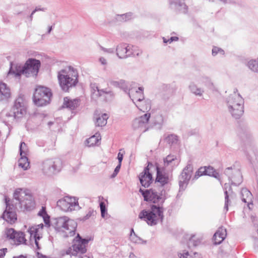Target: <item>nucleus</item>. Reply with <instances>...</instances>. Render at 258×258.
<instances>
[{"instance_id": "nucleus-1", "label": "nucleus", "mask_w": 258, "mask_h": 258, "mask_svg": "<svg viewBox=\"0 0 258 258\" xmlns=\"http://www.w3.org/2000/svg\"><path fill=\"white\" fill-rule=\"evenodd\" d=\"M139 192L146 202H151L153 204L150 205V209H144L139 214L138 218L142 221H145L151 226L157 225L159 222L162 223L164 219V208L163 204L166 199V196L163 197L164 189H162L159 195L153 188L139 189Z\"/></svg>"}, {"instance_id": "nucleus-2", "label": "nucleus", "mask_w": 258, "mask_h": 258, "mask_svg": "<svg viewBox=\"0 0 258 258\" xmlns=\"http://www.w3.org/2000/svg\"><path fill=\"white\" fill-rule=\"evenodd\" d=\"M57 78L61 90L66 92L75 87L79 82L78 72L72 66L61 70L58 72Z\"/></svg>"}, {"instance_id": "nucleus-3", "label": "nucleus", "mask_w": 258, "mask_h": 258, "mask_svg": "<svg viewBox=\"0 0 258 258\" xmlns=\"http://www.w3.org/2000/svg\"><path fill=\"white\" fill-rule=\"evenodd\" d=\"M54 227L57 232H61L64 238L73 236L76 232L77 223L68 217L62 216L55 219Z\"/></svg>"}, {"instance_id": "nucleus-4", "label": "nucleus", "mask_w": 258, "mask_h": 258, "mask_svg": "<svg viewBox=\"0 0 258 258\" xmlns=\"http://www.w3.org/2000/svg\"><path fill=\"white\" fill-rule=\"evenodd\" d=\"M91 238H83L79 233L72 240V245L67 249L60 251L61 256L70 255L71 257L77 256L79 254H85L87 252V245Z\"/></svg>"}, {"instance_id": "nucleus-5", "label": "nucleus", "mask_w": 258, "mask_h": 258, "mask_svg": "<svg viewBox=\"0 0 258 258\" xmlns=\"http://www.w3.org/2000/svg\"><path fill=\"white\" fill-rule=\"evenodd\" d=\"M228 110L232 116L239 119L244 113V100L240 94L230 95L226 99Z\"/></svg>"}, {"instance_id": "nucleus-6", "label": "nucleus", "mask_w": 258, "mask_h": 258, "mask_svg": "<svg viewBox=\"0 0 258 258\" xmlns=\"http://www.w3.org/2000/svg\"><path fill=\"white\" fill-rule=\"evenodd\" d=\"M14 198L19 201V208L21 211H31L35 207L34 199L31 194L22 188L16 189L13 194Z\"/></svg>"}, {"instance_id": "nucleus-7", "label": "nucleus", "mask_w": 258, "mask_h": 258, "mask_svg": "<svg viewBox=\"0 0 258 258\" xmlns=\"http://www.w3.org/2000/svg\"><path fill=\"white\" fill-rule=\"evenodd\" d=\"M63 167V161L59 158L45 159L41 164L42 173L44 175L50 177L59 173Z\"/></svg>"}, {"instance_id": "nucleus-8", "label": "nucleus", "mask_w": 258, "mask_h": 258, "mask_svg": "<svg viewBox=\"0 0 258 258\" xmlns=\"http://www.w3.org/2000/svg\"><path fill=\"white\" fill-rule=\"evenodd\" d=\"M52 93L50 88L38 86L35 89L33 95V101L38 107H42L49 104L51 102Z\"/></svg>"}, {"instance_id": "nucleus-9", "label": "nucleus", "mask_w": 258, "mask_h": 258, "mask_svg": "<svg viewBox=\"0 0 258 258\" xmlns=\"http://www.w3.org/2000/svg\"><path fill=\"white\" fill-rule=\"evenodd\" d=\"M23 97L24 95H20L15 100L10 112L6 114L7 116H13L15 119H18L22 118L26 114L27 108Z\"/></svg>"}, {"instance_id": "nucleus-10", "label": "nucleus", "mask_w": 258, "mask_h": 258, "mask_svg": "<svg viewBox=\"0 0 258 258\" xmlns=\"http://www.w3.org/2000/svg\"><path fill=\"white\" fill-rule=\"evenodd\" d=\"M193 165L188 162L187 165L183 168L179 176V192L184 191L191 178L193 172Z\"/></svg>"}, {"instance_id": "nucleus-11", "label": "nucleus", "mask_w": 258, "mask_h": 258, "mask_svg": "<svg viewBox=\"0 0 258 258\" xmlns=\"http://www.w3.org/2000/svg\"><path fill=\"white\" fill-rule=\"evenodd\" d=\"M41 61L34 58H29L24 64L26 72V77H36L41 67Z\"/></svg>"}, {"instance_id": "nucleus-12", "label": "nucleus", "mask_w": 258, "mask_h": 258, "mask_svg": "<svg viewBox=\"0 0 258 258\" xmlns=\"http://www.w3.org/2000/svg\"><path fill=\"white\" fill-rule=\"evenodd\" d=\"M5 202L6 207L1 218L11 224H14L17 220L14 206L13 204L10 203V199L8 198H5Z\"/></svg>"}, {"instance_id": "nucleus-13", "label": "nucleus", "mask_w": 258, "mask_h": 258, "mask_svg": "<svg viewBox=\"0 0 258 258\" xmlns=\"http://www.w3.org/2000/svg\"><path fill=\"white\" fill-rule=\"evenodd\" d=\"M224 174L228 177L231 184L238 186L243 181L242 175L240 170L237 169L234 166L226 168Z\"/></svg>"}, {"instance_id": "nucleus-14", "label": "nucleus", "mask_w": 258, "mask_h": 258, "mask_svg": "<svg viewBox=\"0 0 258 258\" xmlns=\"http://www.w3.org/2000/svg\"><path fill=\"white\" fill-rule=\"evenodd\" d=\"M147 163L148 165L138 176L141 185L145 188L149 187L154 180L152 173L150 172V168L153 166V164L149 161H148Z\"/></svg>"}, {"instance_id": "nucleus-15", "label": "nucleus", "mask_w": 258, "mask_h": 258, "mask_svg": "<svg viewBox=\"0 0 258 258\" xmlns=\"http://www.w3.org/2000/svg\"><path fill=\"white\" fill-rule=\"evenodd\" d=\"M6 235L8 238L16 242L17 245L26 243L25 234L23 232L17 231L12 228H7L6 230Z\"/></svg>"}, {"instance_id": "nucleus-16", "label": "nucleus", "mask_w": 258, "mask_h": 258, "mask_svg": "<svg viewBox=\"0 0 258 258\" xmlns=\"http://www.w3.org/2000/svg\"><path fill=\"white\" fill-rule=\"evenodd\" d=\"M203 175H208L217 179L221 183L220 175L211 166H202L198 169L195 175V178H198Z\"/></svg>"}, {"instance_id": "nucleus-17", "label": "nucleus", "mask_w": 258, "mask_h": 258, "mask_svg": "<svg viewBox=\"0 0 258 258\" xmlns=\"http://www.w3.org/2000/svg\"><path fill=\"white\" fill-rule=\"evenodd\" d=\"M156 176L155 182H159L161 186L163 187L169 182V178L168 174L164 172L165 168H160L158 164L156 165Z\"/></svg>"}, {"instance_id": "nucleus-18", "label": "nucleus", "mask_w": 258, "mask_h": 258, "mask_svg": "<svg viewBox=\"0 0 258 258\" xmlns=\"http://www.w3.org/2000/svg\"><path fill=\"white\" fill-rule=\"evenodd\" d=\"M151 117L149 113H146L143 115L138 118H135L132 123L133 127L134 130L142 129L146 127Z\"/></svg>"}, {"instance_id": "nucleus-19", "label": "nucleus", "mask_w": 258, "mask_h": 258, "mask_svg": "<svg viewBox=\"0 0 258 258\" xmlns=\"http://www.w3.org/2000/svg\"><path fill=\"white\" fill-rule=\"evenodd\" d=\"M170 8L174 11L180 13L186 14L188 7L182 0H169Z\"/></svg>"}, {"instance_id": "nucleus-20", "label": "nucleus", "mask_w": 258, "mask_h": 258, "mask_svg": "<svg viewBox=\"0 0 258 258\" xmlns=\"http://www.w3.org/2000/svg\"><path fill=\"white\" fill-rule=\"evenodd\" d=\"M80 102L81 100L78 98L72 99L69 97H65L63 98V103L61 107L62 108H67L71 110L72 113H73V111L80 106Z\"/></svg>"}, {"instance_id": "nucleus-21", "label": "nucleus", "mask_w": 258, "mask_h": 258, "mask_svg": "<svg viewBox=\"0 0 258 258\" xmlns=\"http://www.w3.org/2000/svg\"><path fill=\"white\" fill-rule=\"evenodd\" d=\"M136 17V15L131 12L123 14H117L113 18L111 22L114 24H120L131 21Z\"/></svg>"}, {"instance_id": "nucleus-22", "label": "nucleus", "mask_w": 258, "mask_h": 258, "mask_svg": "<svg viewBox=\"0 0 258 258\" xmlns=\"http://www.w3.org/2000/svg\"><path fill=\"white\" fill-rule=\"evenodd\" d=\"M227 235V231L223 227H220L215 233L213 237L214 244L219 245L225 239Z\"/></svg>"}, {"instance_id": "nucleus-23", "label": "nucleus", "mask_w": 258, "mask_h": 258, "mask_svg": "<svg viewBox=\"0 0 258 258\" xmlns=\"http://www.w3.org/2000/svg\"><path fill=\"white\" fill-rule=\"evenodd\" d=\"M8 75H14L16 77H20L22 75H25L26 77V72L25 70L24 66L17 64L13 68L12 62L10 63V67L8 72Z\"/></svg>"}, {"instance_id": "nucleus-24", "label": "nucleus", "mask_w": 258, "mask_h": 258, "mask_svg": "<svg viewBox=\"0 0 258 258\" xmlns=\"http://www.w3.org/2000/svg\"><path fill=\"white\" fill-rule=\"evenodd\" d=\"M27 150V145L24 142H21L19 146V152L21 158L19 161V166L23 168L25 170H27L25 164H23L22 161L27 162L28 158L26 157V151Z\"/></svg>"}, {"instance_id": "nucleus-25", "label": "nucleus", "mask_w": 258, "mask_h": 258, "mask_svg": "<svg viewBox=\"0 0 258 258\" xmlns=\"http://www.w3.org/2000/svg\"><path fill=\"white\" fill-rule=\"evenodd\" d=\"M143 91L144 88L143 87H139L138 90H136L135 93H133V91L132 89H131V91H129V92H127V95L134 103L135 100H137V101L141 102L144 99Z\"/></svg>"}, {"instance_id": "nucleus-26", "label": "nucleus", "mask_w": 258, "mask_h": 258, "mask_svg": "<svg viewBox=\"0 0 258 258\" xmlns=\"http://www.w3.org/2000/svg\"><path fill=\"white\" fill-rule=\"evenodd\" d=\"M231 185V184L230 185L228 183H226L224 184L223 187L225 195V205L224 209L226 211V212L228 211V204L230 202L228 192H230V196L231 197H232L233 195H235L232 190V188Z\"/></svg>"}, {"instance_id": "nucleus-27", "label": "nucleus", "mask_w": 258, "mask_h": 258, "mask_svg": "<svg viewBox=\"0 0 258 258\" xmlns=\"http://www.w3.org/2000/svg\"><path fill=\"white\" fill-rule=\"evenodd\" d=\"M110 84L116 88H118L122 90L127 94V92L131 91V89L128 88V83L124 80L121 79L118 81H110Z\"/></svg>"}, {"instance_id": "nucleus-28", "label": "nucleus", "mask_w": 258, "mask_h": 258, "mask_svg": "<svg viewBox=\"0 0 258 258\" xmlns=\"http://www.w3.org/2000/svg\"><path fill=\"white\" fill-rule=\"evenodd\" d=\"M11 96L10 90L7 85L3 82L0 83V101L7 100Z\"/></svg>"}, {"instance_id": "nucleus-29", "label": "nucleus", "mask_w": 258, "mask_h": 258, "mask_svg": "<svg viewBox=\"0 0 258 258\" xmlns=\"http://www.w3.org/2000/svg\"><path fill=\"white\" fill-rule=\"evenodd\" d=\"M241 199L243 203H247L248 205L252 204V195L246 188H242L240 192Z\"/></svg>"}, {"instance_id": "nucleus-30", "label": "nucleus", "mask_w": 258, "mask_h": 258, "mask_svg": "<svg viewBox=\"0 0 258 258\" xmlns=\"http://www.w3.org/2000/svg\"><path fill=\"white\" fill-rule=\"evenodd\" d=\"M127 45L125 43H121L118 45L116 48V54L119 58H126Z\"/></svg>"}, {"instance_id": "nucleus-31", "label": "nucleus", "mask_w": 258, "mask_h": 258, "mask_svg": "<svg viewBox=\"0 0 258 258\" xmlns=\"http://www.w3.org/2000/svg\"><path fill=\"white\" fill-rule=\"evenodd\" d=\"M189 90L190 92L196 96H201L203 95L204 90L203 89L198 87L197 85L193 82L190 83L188 86Z\"/></svg>"}, {"instance_id": "nucleus-32", "label": "nucleus", "mask_w": 258, "mask_h": 258, "mask_svg": "<svg viewBox=\"0 0 258 258\" xmlns=\"http://www.w3.org/2000/svg\"><path fill=\"white\" fill-rule=\"evenodd\" d=\"M57 207H59L60 210L64 212L72 211L73 209L72 205H69L63 199L59 200L56 203Z\"/></svg>"}, {"instance_id": "nucleus-33", "label": "nucleus", "mask_w": 258, "mask_h": 258, "mask_svg": "<svg viewBox=\"0 0 258 258\" xmlns=\"http://www.w3.org/2000/svg\"><path fill=\"white\" fill-rule=\"evenodd\" d=\"M164 141L170 146L176 144L178 138V136L174 134H169L168 135H164Z\"/></svg>"}, {"instance_id": "nucleus-34", "label": "nucleus", "mask_w": 258, "mask_h": 258, "mask_svg": "<svg viewBox=\"0 0 258 258\" xmlns=\"http://www.w3.org/2000/svg\"><path fill=\"white\" fill-rule=\"evenodd\" d=\"M108 116L106 113H103L101 116L96 117L95 124L98 126H105L107 123Z\"/></svg>"}, {"instance_id": "nucleus-35", "label": "nucleus", "mask_w": 258, "mask_h": 258, "mask_svg": "<svg viewBox=\"0 0 258 258\" xmlns=\"http://www.w3.org/2000/svg\"><path fill=\"white\" fill-rule=\"evenodd\" d=\"M63 199L66 201V202L68 203L69 205H72V207H71V208L73 209V210H75L76 207L79 208L78 199H77L76 198L71 197L70 196H66Z\"/></svg>"}, {"instance_id": "nucleus-36", "label": "nucleus", "mask_w": 258, "mask_h": 258, "mask_svg": "<svg viewBox=\"0 0 258 258\" xmlns=\"http://www.w3.org/2000/svg\"><path fill=\"white\" fill-rule=\"evenodd\" d=\"M164 117L163 115L161 114H158L155 116L153 123L155 126H157V128L160 130L162 127Z\"/></svg>"}, {"instance_id": "nucleus-37", "label": "nucleus", "mask_w": 258, "mask_h": 258, "mask_svg": "<svg viewBox=\"0 0 258 258\" xmlns=\"http://www.w3.org/2000/svg\"><path fill=\"white\" fill-rule=\"evenodd\" d=\"M100 140L101 138L98 139L96 136L93 135L86 140L85 144L88 147H93L96 145Z\"/></svg>"}, {"instance_id": "nucleus-38", "label": "nucleus", "mask_w": 258, "mask_h": 258, "mask_svg": "<svg viewBox=\"0 0 258 258\" xmlns=\"http://www.w3.org/2000/svg\"><path fill=\"white\" fill-rule=\"evenodd\" d=\"M179 254L180 258H202L201 254L196 252H193L192 254L191 252L189 253L188 251H186Z\"/></svg>"}, {"instance_id": "nucleus-39", "label": "nucleus", "mask_w": 258, "mask_h": 258, "mask_svg": "<svg viewBox=\"0 0 258 258\" xmlns=\"http://www.w3.org/2000/svg\"><path fill=\"white\" fill-rule=\"evenodd\" d=\"M247 66L252 71L258 73V58L249 61Z\"/></svg>"}, {"instance_id": "nucleus-40", "label": "nucleus", "mask_w": 258, "mask_h": 258, "mask_svg": "<svg viewBox=\"0 0 258 258\" xmlns=\"http://www.w3.org/2000/svg\"><path fill=\"white\" fill-rule=\"evenodd\" d=\"M203 81L205 83V85L210 89L213 90L214 88V84L211 82L209 78L207 77H203Z\"/></svg>"}, {"instance_id": "nucleus-41", "label": "nucleus", "mask_w": 258, "mask_h": 258, "mask_svg": "<svg viewBox=\"0 0 258 258\" xmlns=\"http://www.w3.org/2000/svg\"><path fill=\"white\" fill-rule=\"evenodd\" d=\"M99 206L101 211V216L102 218H104L105 215L107 214V209L106 207L105 204L103 202H101L99 204Z\"/></svg>"}, {"instance_id": "nucleus-42", "label": "nucleus", "mask_w": 258, "mask_h": 258, "mask_svg": "<svg viewBox=\"0 0 258 258\" xmlns=\"http://www.w3.org/2000/svg\"><path fill=\"white\" fill-rule=\"evenodd\" d=\"M176 159V157H174V156L171 155H169L166 157V158H164V164L166 166H168L170 163H172Z\"/></svg>"}, {"instance_id": "nucleus-43", "label": "nucleus", "mask_w": 258, "mask_h": 258, "mask_svg": "<svg viewBox=\"0 0 258 258\" xmlns=\"http://www.w3.org/2000/svg\"><path fill=\"white\" fill-rule=\"evenodd\" d=\"M95 212L93 210L90 209L88 213L85 216L80 218V220L85 221L86 220L89 219L91 216H93L94 215V213Z\"/></svg>"}, {"instance_id": "nucleus-44", "label": "nucleus", "mask_w": 258, "mask_h": 258, "mask_svg": "<svg viewBox=\"0 0 258 258\" xmlns=\"http://www.w3.org/2000/svg\"><path fill=\"white\" fill-rule=\"evenodd\" d=\"M134 46H132V48H131L129 45H127L126 48V54L127 57H135V49H134Z\"/></svg>"}, {"instance_id": "nucleus-45", "label": "nucleus", "mask_w": 258, "mask_h": 258, "mask_svg": "<svg viewBox=\"0 0 258 258\" xmlns=\"http://www.w3.org/2000/svg\"><path fill=\"white\" fill-rule=\"evenodd\" d=\"M195 235H192L189 239L188 244H191L193 246H196L200 242L199 239H195Z\"/></svg>"}, {"instance_id": "nucleus-46", "label": "nucleus", "mask_w": 258, "mask_h": 258, "mask_svg": "<svg viewBox=\"0 0 258 258\" xmlns=\"http://www.w3.org/2000/svg\"><path fill=\"white\" fill-rule=\"evenodd\" d=\"M136 236H138L134 232V229L131 228V231H130V239H131V240L135 243H139V242L136 239Z\"/></svg>"}, {"instance_id": "nucleus-47", "label": "nucleus", "mask_w": 258, "mask_h": 258, "mask_svg": "<svg viewBox=\"0 0 258 258\" xmlns=\"http://www.w3.org/2000/svg\"><path fill=\"white\" fill-rule=\"evenodd\" d=\"M121 165L118 164V165L115 168L113 173L110 175V178H113L117 175L120 169Z\"/></svg>"}, {"instance_id": "nucleus-48", "label": "nucleus", "mask_w": 258, "mask_h": 258, "mask_svg": "<svg viewBox=\"0 0 258 258\" xmlns=\"http://www.w3.org/2000/svg\"><path fill=\"white\" fill-rule=\"evenodd\" d=\"M38 215L42 217L43 218V217H46L49 216L47 213L45 208L44 207H42L41 209L39 211L38 213Z\"/></svg>"}, {"instance_id": "nucleus-49", "label": "nucleus", "mask_w": 258, "mask_h": 258, "mask_svg": "<svg viewBox=\"0 0 258 258\" xmlns=\"http://www.w3.org/2000/svg\"><path fill=\"white\" fill-rule=\"evenodd\" d=\"M28 231L31 235V237H32L33 235L38 234L39 228L32 227L29 228Z\"/></svg>"}, {"instance_id": "nucleus-50", "label": "nucleus", "mask_w": 258, "mask_h": 258, "mask_svg": "<svg viewBox=\"0 0 258 258\" xmlns=\"http://www.w3.org/2000/svg\"><path fill=\"white\" fill-rule=\"evenodd\" d=\"M122 149L120 150V151H122ZM124 153V151H123V153H121L120 152H119L117 154V159L118 160V164H120L121 165V162L122 161L123 158V154Z\"/></svg>"}, {"instance_id": "nucleus-51", "label": "nucleus", "mask_w": 258, "mask_h": 258, "mask_svg": "<svg viewBox=\"0 0 258 258\" xmlns=\"http://www.w3.org/2000/svg\"><path fill=\"white\" fill-rule=\"evenodd\" d=\"M7 252V248H3L0 249V258H3Z\"/></svg>"}, {"instance_id": "nucleus-52", "label": "nucleus", "mask_w": 258, "mask_h": 258, "mask_svg": "<svg viewBox=\"0 0 258 258\" xmlns=\"http://www.w3.org/2000/svg\"><path fill=\"white\" fill-rule=\"evenodd\" d=\"M46 10V8H40V7H36L35 9L32 11V14H34V13L36 12L41 11H45Z\"/></svg>"}, {"instance_id": "nucleus-53", "label": "nucleus", "mask_w": 258, "mask_h": 258, "mask_svg": "<svg viewBox=\"0 0 258 258\" xmlns=\"http://www.w3.org/2000/svg\"><path fill=\"white\" fill-rule=\"evenodd\" d=\"M220 48L214 46L212 49V55L213 56L216 55L219 53Z\"/></svg>"}, {"instance_id": "nucleus-54", "label": "nucleus", "mask_w": 258, "mask_h": 258, "mask_svg": "<svg viewBox=\"0 0 258 258\" xmlns=\"http://www.w3.org/2000/svg\"><path fill=\"white\" fill-rule=\"evenodd\" d=\"M43 221L44 223L48 226L50 225V216H48L46 217H43Z\"/></svg>"}, {"instance_id": "nucleus-55", "label": "nucleus", "mask_w": 258, "mask_h": 258, "mask_svg": "<svg viewBox=\"0 0 258 258\" xmlns=\"http://www.w3.org/2000/svg\"><path fill=\"white\" fill-rule=\"evenodd\" d=\"M179 39L178 37L177 36H172L169 39H167L169 43H171L173 41H177Z\"/></svg>"}, {"instance_id": "nucleus-56", "label": "nucleus", "mask_w": 258, "mask_h": 258, "mask_svg": "<svg viewBox=\"0 0 258 258\" xmlns=\"http://www.w3.org/2000/svg\"><path fill=\"white\" fill-rule=\"evenodd\" d=\"M32 237H33L34 241H39L42 238V236H41L39 233L33 235Z\"/></svg>"}, {"instance_id": "nucleus-57", "label": "nucleus", "mask_w": 258, "mask_h": 258, "mask_svg": "<svg viewBox=\"0 0 258 258\" xmlns=\"http://www.w3.org/2000/svg\"><path fill=\"white\" fill-rule=\"evenodd\" d=\"M136 239L139 242L138 243H141L144 244L147 243L146 240H143V239H142L141 237H140L139 236H136Z\"/></svg>"}, {"instance_id": "nucleus-58", "label": "nucleus", "mask_w": 258, "mask_h": 258, "mask_svg": "<svg viewBox=\"0 0 258 258\" xmlns=\"http://www.w3.org/2000/svg\"><path fill=\"white\" fill-rule=\"evenodd\" d=\"M13 258H35L33 255L25 256L24 255H20L17 256H14Z\"/></svg>"}, {"instance_id": "nucleus-59", "label": "nucleus", "mask_w": 258, "mask_h": 258, "mask_svg": "<svg viewBox=\"0 0 258 258\" xmlns=\"http://www.w3.org/2000/svg\"><path fill=\"white\" fill-rule=\"evenodd\" d=\"M18 14H23L24 17L27 16L30 19V21H31L32 20L33 16L34 15V14H32V12L31 13V14H30V16H28L27 14H24L23 12L19 13Z\"/></svg>"}, {"instance_id": "nucleus-60", "label": "nucleus", "mask_w": 258, "mask_h": 258, "mask_svg": "<svg viewBox=\"0 0 258 258\" xmlns=\"http://www.w3.org/2000/svg\"><path fill=\"white\" fill-rule=\"evenodd\" d=\"M212 2H214L215 0H210ZM220 2L224 3V4H230L232 3L231 0H219Z\"/></svg>"}, {"instance_id": "nucleus-61", "label": "nucleus", "mask_w": 258, "mask_h": 258, "mask_svg": "<svg viewBox=\"0 0 258 258\" xmlns=\"http://www.w3.org/2000/svg\"><path fill=\"white\" fill-rule=\"evenodd\" d=\"M35 241V245L36 247V249L40 250L41 249V246L39 244L38 241L36 240V241Z\"/></svg>"}, {"instance_id": "nucleus-62", "label": "nucleus", "mask_w": 258, "mask_h": 258, "mask_svg": "<svg viewBox=\"0 0 258 258\" xmlns=\"http://www.w3.org/2000/svg\"><path fill=\"white\" fill-rule=\"evenodd\" d=\"M99 60L102 64H106L107 63L106 60L104 57H100Z\"/></svg>"}, {"instance_id": "nucleus-63", "label": "nucleus", "mask_w": 258, "mask_h": 258, "mask_svg": "<svg viewBox=\"0 0 258 258\" xmlns=\"http://www.w3.org/2000/svg\"><path fill=\"white\" fill-rule=\"evenodd\" d=\"M96 88L97 89L99 96L101 95V93H105L106 94L108 93L107 92H105L103 90H99L97 87H96Z\"/></svg>"}, {"instance_id": "nucleus-64", "label": "nucleus", "mask_w": 258, "mask_h": 258, "mask_svg": "<svg viewBox=\"0 0 258 258\" xmlns=\"http://www.w3.org/2000/svg\"><path fill=\"white\" fill-rule=\"evenodd\" d=\"M50 34L51 33H50L44 34L41 35V38L42 39H44L46 38H47L48 36H49Z\"/></svg>"}]
</instances>
